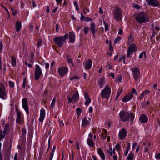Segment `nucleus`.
<instances>
[{
	"label": "nucleus",
	"instance_id": "f257e3e1",
	"mask_svg": "<svg viewBox=\"0 0 160 160\" xmlns=\"http://www.w3.org/2000/svg\"><path fill=\"white\" fill-rule=\"evenodd\" d=\"M119 117L123 122L130 121L131 124L133 121L134 116L132 113H129L124 110H122L119 113Z\"/></svg>",
	"mask_w": 160,
	"mask_h": 160
},
{
	"label": "nucleus",
	"instance_id": "f03ea898",
	"mask_svg": "<svg viewBox=\"0 0 160 160\" xmlns=\"http://www.w3.org/2000/svg\"><path fill=\"white\" fill-rule=\"evenodd\" d=\"M68 35L66 34L64 35L56 37L53 38L54 42L59 47L61 48L63 44L65 42L68 38Z\"/></svg>",
	"mask_w": 160,
	"mask_h": 160
},
{
	"label": "nucleus",
	"instance_id": "7ed1b4c3",
	"mask_svg": "<svg viewBox=\"0 0 160 160\" xmlns=\"http://www.w3.org/2000/svg\"><path fill=\"white\" fill-rule=\"evenodd\" d=\"M135 19L139 24L145 23L149 22L148 20L146 18V14L143 13H140L135 16Z\"/></svg>",
	"mask_w": 160,
	"mask_h": 160
},
{
	"label": "nucleus",
	"instance_id": "20e7f679",
	"mask_svg": "<svg viewBox=\"0 0 160 160\" xmlns=\"http://www.w3.org/2000/svg\"><path fill=\"white\" fill-rule=\"evenodd\" d=\"M111 93V88L108 85H107L101 93V97L102 98L108 99Z\"/></svg>",
	"mask_w": 160,
	"mask_h": 160
},
{
	"label": "nucleus",
	"instance_id": "39448f33",
	"mask_svg": "<svg viewBox=\"0 0 160 160\" xmlns=\"http://www.w3.org/2000/svg\"><path fill=\"white\" fill-rule=\"evenodd\" d=\"M131 70L132 72L134 79L136 81H138L140 76V70L136 67L131 69Z\"/></svg>",
	"mask_w": 160,
	"mask_h": 160
},
{
	"label": "nucleus",
	"instance_id": "423d86ee",
	"mask_svg": "<svg viewBox=\"0 0 160 160\" xmlns=\"http://www.w3.org/2000/svg\"><path fill=\"white\" fill-rule=\"evenodd\" d=\"M67 99L68 100V103H76L79 100V95L78 91H76L74 93L72 96V98H71L70 96H68Z\"/></svg>",
	"mask_w": 160,
	"mask_h": 160
},
{
	"label": "nucleus",
	"instance_id": "0eeeda50",
	"mask_svg": "<svg viewBox=\"0 0 160 160\" xmlns=\"http://www.w3.org/2000/svg\"><path fill=\"white\" fill-rule=\"evenodd\" d=\"M35 79L36 81L38 80L42 74L40 67L38 65H35Z\"/></svg>",
	"mask_w": 160,
	"mask_h": 160
},
{
	"label": "nucleus",
	"instance_id": "6e6552de",
	"mask_svg": "<svg viewBox=\"0 0 160 160\" xmlns=\"http://www.w3.org/2000/svg\"><path fill=\"white\" fill-rule=\"evenodd\" d=\"M114 16L115 19L118 21H120L121 19V13L120 8H116L114 11Z\"/></svg>",
	"mask_w": 160,
	"mask_h": 160
},
{
	"label": "nucleus",
	"instance_id": "1a4fd4ad",
	"mask_svg": "<svg viewBox=\"0 0 160 160\" xmlns=\"http://www.w3.org/2000/svg\"><path fill=\"white\" fill-rule=\"evenodd\" d=\"M0 98L3 99H5L6 98L5 88L2 83H0Z\"/></svg>",
	"mask_w": 160,
	"mask_h": 160
},
{
	"label": "nucleus",
	"instance_id": "9d476101",
	"mask_svg": "<svg viewBox=\"0 0 160 160\" xmlns=\"http://www.w3.org/2000/svg\"><path fill=\"white\" fill-rule=\"evenodd\" d=\"M137 49L136 45L132 44L128 48V50L127 52V57H129L131 54H133V52H135Z\"/></svg>",
	"mask_w": 160,
	"mask_h": 160
},
{
	"label": "nucleus",
	"instance_id": "9b49d317",
	"mask_svg": "<svg viewBox=\"0 0 160 160\" xmlns=\"http://www.w3.org/2000/svg\"><path fill=\"white\" fill-rule=\"evenodd\" d=\"M22 106L23 108L26 112L27 114H29L28 107L27 99L26 98H24L22 100Z\"/></svg>",
	"mask_w": 160,
	"mask_h": 160
},
{
	"label": "nucleus",
	"instance_id": "f8f14e48",
	"mask_svg": "<svg viewBox=\"0 0 160 160\" xmlns=\"http://www.w3.org/2000/svg\"><path fill=\"white\" fill-rule=\"evenodd\" d=\"M147 4L149 5L156 7L160 5V3L157 0H147Z\"/></svg>",
	"mask_w": 160,
	"mask_h": 160
},
{
	"label": "nucleus",
	"instance_id": "ddd939ff",
	"mask_svg": "<svg viewBox=\"0 0 160 160\" xmlns=\"http://www.w3.org/2000/svg\"><path fill=\"white\" fill-rule=\"evenodd\" d=\"M127 133L124 128L122 129L119 131L118 134L119 138L120 140L123 139L127 135Z\"/></svg>",
	"mask_w": 160,
	"mask_h": 160
},
{
	"label": "nucleus",
	"instance_id": "4468645a",
	"mask_svg": "<svg viewBox=\"0 0 160 160\" xmlns=\"http://www.w3.org/2000/svg\"><path fill=\"white\" fill-rule=\"evenodd\" d=\"M68 68L64 67H62L58 69V72L61 76H63L68 72Z\"/></svg>",
	"mask_w": 160,
	"mask_h": 160
},
{
	"label": "nucleus",
	"instance_id": "2eb2a0df",
	"mask_svg": "<svg viewBox=\"0 0 160 160\" xmlns=\"http://www.w3.org/2000/svg\"><path fill=\"white\" fill-rule=\"evenodd\" d=\"M15 110L16 112L17 117L16 118V122L20 124L22 122L21 114L20 111L18 110L17 108L16 107Z\"/></svg>",
	"mask_w": 160,
	"mask_h": 160
},
{
	"label": "nucleus",
	"instance_id": "dca6fc26",
	"mask_svg": "<svg viewBox=\"0 0 160 160\" xmlns=\"http://www.w3.org/2000/svg\"><path fill=\"white\" fill-rule=\"evenodd\" d=\"M139 120L141 122L145 123L148 122V118L145 114H143L140 117Z\"/></svg>",
	"mask_w": 160,
	"mask_h": 160
},
{
	"label": "nucleus",
	"instance_id": "f3484780",
	"mask_svg": "<svg viewBox=\"0 0 160 160\" xmlns=\"http://www.w3.org/2000/svg\"><path fill=\"white\" fill-rule=\"evenodd\" d=\"M133 96L132 93H128L122 99V101L124 102H127L132 98Z\"/></svg>",
	"mask_w": 160,
	"mask_h": 160
},
{
	"label": "nucleus",
	"instance_id": "a211bd4d",
	"mask_svg": "<svg viewBox=\"0 0 160 160\" xmlns=\"http://www.w3.org/2000/svg\"><path fill=\"white\" fill-rule=\"evenodd\" d=\"M69 36L70 42H74L75 39V35L74 33L72 32H70L69 33Z\"/></svg>",
	"mask_w": 160,
	"mask_h": 160
},
{
	"label": "nucleus",
	"instance_id": "6ab92c4d",
	"mask_svg": "<svg viewBox=\"0 0 160 160\" xmlns=\"http://www.w3.org/2000/svg\"><path fill=\"white\" fill-rule=\"evenodd\" d=\"M84 96V98L86 99L85 104L86 106H88L91 102V100L90 98H89L88 93L87 92H85Z\"/></svg>",
	"mask_w": 160,
	"mask_h": 160
},
{
	"label": "nucleus",
	"instance_id": "aec40b11",
	"mask_svg": "<svg viewBox=\"0 0 160 160\" xmlns=\"http://www.w3.org/2000/svg\"><path fill=\"white\" fill-rule=\"evenodd\" d=\"M45 115V112L44 109L40 110V116L39 118V120L41 122H42L44 118Z\"/></svg>",
	"mask_w": 160,
	"mask_h": 160
},
{
	"label": "nucleus",
	"instance_id": "412c9836",
	"mask_svg": "<svg viewBox=\"0 0 160 160\" xmlns=\"http://www.w3.org/2000/svg\"><path fill=\"white\" fill-rule=\"evenodd\" d=\"M150 93V92L149 90H145L141 94L138 98V100L141 101L143 99L144 95L147 94H148Z\"/></svg>",
	"mask_w": 160,
	"mask_h": 160
},
{
	"label": "nucleus",
	"instance_id": "4be33fe9",
	"mask_svg": "<svg viewBox=\"0 0 160 160\" xmlns=\"http://www.w3.org/2000/svg\"><path fill=\"white\" fill-rule=\"evenodd\" d=\"M15 27L16 32H19L22 28L21 23L19 21H17Z\"/></svg>",
	"mask_w": 160,
	"mask_h": 160
},
{
	"label": "nucleus",
	"instance_id": "5701e85b",
	"mask_svg": "<svg viewBox=\"0 0 160 160\" xmlns=\"http://www.w3.org/2000/svg\"><path fill=\"white\" fill-rule=\"evenodd\" d=\"M90 30L94 35L97 31L95 29V24L94 22H92L90 24Z\"/></svg>",
	"mask_w": 160,
	"mask_h": 160
},
{
	"label": "nucleus",
	"instance_id": "b1692460",
	"mask_svg": "<svg viewBox=\"0 0 160 160\" xmlns=\"http://www.w3.org/2000/svg\"><path fill=\"white\" fill-rule=\"evenodd\" d=\"M92 66V61L90 59L89 60L86 62L85 65V68L86 69H90Z\"/></svg>",
	"mask_w": 160,
	"mask_h": 160
},
{
	"label": "nucleus",
	"instance_id": "393cba45",
	"mask_svg": "<svg viewBox=\"0 0 160 160\" xmlns=\"http://www.w3.org/2000/svg\"><path fill=\"white\" fill-rule=\"evenodd\" d=\"M98 152L101 158H102V160H105V155L102 150L100 148H98Z\"/></svg>",
	"mask_w": 160,
	"mask_h": 160
},
{
	"label": "nucleus",
	"instance_id": "a878e982",
	"mask_svg": "<svg viewBox=\"0 0 160 160\" xmlns=\"http://www.w3.org/2000/svg\"><path fill=\"white\" fill-rule=\"evenodd\" d=\"M9 131V124L7 123L5 125L4 129L3 131V133L4 134H7Z\"/></svg>",
	"mask_w": 160,
	"mask_h": 160
},
{
	"label": "nucleus",
	"instance_id": "bb28decb",
	"mask_svg": "<svg viewBox=\"0 0 160 160\" xmlns=\"http://www.w3.org/2000/svg\"><path fill=\"white\" fill-rule=\"evenodd\" d=\"M87 144L91 147H93L94 146V143L91 138H88L87 141Z\"/></svg>",
	"mask_w": 160,
	"mask_h": 160
},
{
	"label": "nucleus",
	"instance_id": "cd10ccee",
	"mask_svg": "<svg viewBox=\"0 0 160 160\" xmlns=\"http://www.w3.org/2000/svg\"><path fill=\"white\" fill-rule=\"evenodd\" d=\"M89 118L88 119L87 118H83L82 123V126H85L88 125L89 123Z\"/></svg>",
	"mask_w": 160,
	"mask_h": 160
},
{
	"label": "nucleus",
	"instance_id": "c85d7f7f",
	"mask_svg": "<svg viewBox=\"0 0 160 160\" xmlns=\"http://www.w3.org/2000/svg\"><path fill=\"white\" fill-rule=\"evenodd\" d=\"M107 131L106 129H104L103 130L102 132V134H101V136L102 137V138L103 139H105L106 138L107 136Z\"/></svg>",
	"mask_w": 160,
	"mask_h": 160
},
{
	"label": "nucleus",
	"instance_id": "c756f323",
	"mask_svg": "<svg viewBox=\"0 0 160 160\" xmlns=\"http://www.w3.org/2000/svg\"><path fill=\"white\" fill-rule=\"evenodd\" d=\"M105 82L104 79L103 78H101L99 81V83L100 84V88H102Z\"/></svg>",
	"mask_w": 160,
	"mask_h": 160
},
{
	"label": "nucleus",
	"instance_id": "7c9ffc66",
	"mask_svg": "<svg viewBox=\"0 0 160 160\" xmlns=\"http://www.w3.org/2000/svg\"><path fill=\"white\" fill-rule=\"evenodd\" d=\"M67 59L68 63H71L72 66L74 65V64L72 60L70 58L68 55H67Z\"/></svg>",
	"mask_w": 160,
	"mask_h": 160
},
{
	"label": "nucleus",
	"instance_id": "2f4dec72",
	"mask_svg": "<svg viewBox=\"0 0 160 160\" xmlns=\"http://www.w3.org/2000/svg\"><path fill=\"white\" fill-rule=\"evenodd\" d=\"M134 155L132 152H130L127 158L128 160H132L134 158Z\"/></svg>",
	"mask_w": 160,
	"mask_h": 160
},
{
	"label": "nucleus",
	"instance_id": "473e14b6",
	"mask_svg": "<svg viewBox=\"0 0 160 160\" xmlns=\"http://www.w3.org/2000/svg\"><path fill=\"white\" fill-rule=\"evenodd\" d=\"M56 148L55 146H54L53 147V149L52 150V153L50 155V158L49 160H52V159L53 158V155H54L53 153L55 151Z\"/></svg>",
	"mask_w": 160,
	"mask_h": 160
},
{
	"label": "nucleus",
	"instance_id": "72a5a7b5",
	"mask_svg": "<svg viewBox=\"0 0 160 160\" xmlns=\"http://www.w3.org/2000/svg\"><path fill=\"white\" fill-rule=\"evenodd\" d=\"M12 63L13 66H16V59L14 57H12Z\"/></svg>",
	"mask_w": 160,
	"mask_h": 160
},
{
	"label": "nucleus",
	"instance_id": "f704fd0d",
	"mask_svg": "<svg viewBox=\"0 0 160 160\" xmlns=\"http://www.w3.org/2000/svg\"><path fill=\"white\" fill-rule=\"evenodd\" d=\"M143 56H144V58H146V53L145 52H143L141 53L139 56V58L140 59H142Z\"/></svg>",
	"mask_w": 160,
	"mask_h": 160
},
{
	"label": "nucleus",
	"instance_id": "c9c22d12",
	"mask_svg": "<svg viewBox=\"0 0 160 160\" xmlns=\"http://www.w3.org/2000/svg\"><path fill=\"white\" fill-rule=\"evenodd\" d=\"M130 36L128 38V41L130 42V43H132L134 41V39L132 37V34L130 33Z\"/></svg>",
	"mask_w": 160,
	"mask_h": 160
},
{
	"label": "nucleus",
	"instance_id": "e433bc0d",
	"mask_svg": "<svg viewBox=\"0 0 160 160\" xmlns=\"http://www.w3.org/2000/svg\"><path fill=\"white\" fill-rule=\"evenodd\" d=\"M5 135L6 134L2 133V132L1 130L0 131V140H1L4 138Z\"/></svg>",
	"mask_w": 160,
	"mask_h": 160
},
{
	"label": "nucleus",
	"instance_id": "4c0bfd02",
	"mask_svg": "<svg viewBox=\"0 0 160 160\" xmlns=\"http://www.w3.org/2000/svg\"><path fill=\"white\" fill-rule=\"evenodd\" d=\"M30 58H31V62L32 63H33V59L34 55L33 52H31L30 53Z\"/></svg>",
	"mask_w": 160,
	"mask_h": 160
},
{
	"label": "nucleus",
	"instance_id": "58836bf2",
	"mask_svg": "<svg viewBox=\"0 0 160 160\" xmlns=\"http://www.w3.org/2000/svg\"><path fill=\"white\" fill-rule=\"evenodd\" d=\"M103 24L105 26V32H106L107 30H108L109 26L108 24L106 23L105 21H103Z\"/></svg>",
	"mask_w": 160,
	"mask_h": 160
},
{
	"label": "nucleus",
	"instance_id": "ea45409f",
	"mask_svg": "<svg viewBox=\"0 0 160 160\" xmlns=\"http://www.w3.org/2000/svg\"><path fill=\"white\" fill-rule=\"evenodd\" d=\"M77 111V114L78 116H79L80 114L81 113L82 110L80 108H77L76 109Z\"/></svg>",
	"mask_w": 160,
	"mask_h": 160
},
{
	"label": "nucleus",
	"instance_id": "a19ab883",
	"mask_svg": "<svg viewBox=\"0 0 160 160\" xmlns=\"http://www.w3.org/2000/svg\"><path fill=\"white\" fill-rule=\"evenodd\" d=\"M89 28L88 27H85L83 28V31L85 34H87L88 33L89 31Z\"/></svg>",
	"mask_w": 160,
	"mask_h": 160
},
{
	"label": "nucleus",
	"instance_id": "79ce46f5",
	"mask_svg": "<svg viewBox=\"0 0 160 160\" xmlns=\"http://www.w3.org/2000/svg\"><path fill=\"white\" fill-rule=\"evenodd\" d=\"M11 8L12 12V15L13 16H15L17 14V11L16 9H14L12 7H11Z\"/></svg>",
	"mask_w": 160,
	"mask_h": 160
},
{
	"label": "nucleus",
	"instance_id": "37998d69",
	"mask_svg": "<svg viewBox=\"0 0 160 160\" xmlns=\"http://www.w3.org/2000/svg\"><path fill=\"white\" fill-rule=\"evenodd\" d=\"M9 86L10 87L14 88V83L11 81H10L9 82Z\"/></svg>",
	"mask_w": 160,
	"mask_h": 160
},
{
	"label": "nucleus",
	"instance_id": "c03bdc74",
	"mask_svg": "<svg viewBox=\"0 0 160 160\" xmlns=\"http://www.w3.org/2000/svg\"><path fill=\"white\" fill-rule=\"evenodd\" d=\"M121 40V38L120 36L117 37V38L114 40V43H117L118 42Z\"/></svg>",
	"mask_w": 160,
	"mask_h": 160
},
{
	"label": "nucleus",
	"instance_id": "a18cd8bd",
	"mask_svg": "<svg viewBox=\"0 0 160 160\" xmlns=\"http://www.w3.org/2000/svg\"><path fill=\"white\" fill-rule=\"evenodd\" d=\"M42 41L41 39L38 40L37 41V46L38 48H39V47L41 45Z\"/></svg>",
	"mask_w": 160,
	"mask_h": 160
},
{
	"label": "nucleus",
	"instance_id": "49530a36",
	"mask_svg": "<svg viewBox=\"0 0 160 160\" xmlns=\"http://www.w3.org/2000/svg\"><path fill=\"white\" fill-rule=\"evenodd\" d=\"M55 100H56L55 98H53L52 101V102L51 104V107L53 108L55 104Z\"/></svg>",
	"mask_w": 160,
	"mask_h": 160
},
{
	"label": "nucleus",
	"instance_id": "de8ad7c7",
	"mask_svg": "<svg viewBox=\"0 0 160 160\" xmlns=\"http://www.w3.org/2000/svg\"><path fill=\"white\" fill-rule=\"evenodd\" d=\"M115 149L117 151H118L120 149V145L119 144H117L115 145Z\"/></svg>",
	"mask_w": 160,
	"mask_h": 160
},
{
	"label": "nucleus",
	"instance_id": "09e8293b",
	"mask_svg": "<svg viewBox=\"0 0 160 160\" xmlns=\"http://www.w3.org/2000/svg\"><path fill=\"white\" fill-rule=\"evenodd\" d=\"M26 83V78H25L23 81V84H22V88L24 89Z\"/></svg>",
	"mask_w": 160,
	"mask_h": 160
},
{
	"label": "nucleus",
	"instance_id": "8fccbe9b",
	"mask_svg": "<svg viewBox=\"0 0 160 160\" xmlns=\"http://www.w3.org/2000/svg\"><path fill=\"white\" fill-rule=\"evenodd\" d=\"M3 48V45L2 42V40H1L0 42V53L1 52Z\"/></svg>",
	"mask_w": 160,
	"mask_h": 160
},
{
	"label": "nucleus",
	"instance_id": "3c124183",
	"mask_svg": "<svg viewBox=\"0 0 160 160\" xmlns=\"http://www.w3.org/2000/svg\"><path fill=\"white\" fill-rule=\"evenodd\" d=\"M81 18H80V20H81V21H83L84 20H85V18L86 17H85L84 16V15H83V14L82 13H81Z\"/></svg>",
	"mask_w": 160,
	"mask_h": 160
},
{
	"label": "nucleus",
	"instance_id": "603ef678",
	"mask_svg": "<svg viewBox=\"0 0 160 160\" xmlns=\"http://www.w3.org/2000/svg\"><path fill=\"white\" fill-rule=\"evenodd\" d=\"M85 21L86 22H92L93 21V19L89 18L86 17L85 19Z\"/></svg>",
	"mask_w": 160,
	"mask_h": 160
},
{
	"label": "nucleus",
	"instance_id": "864d4df0",
	"mask_svg": "<svg viewBox=\"0 0 160 160\" xmlns=\"http://www.w3.org/2000/svg\"><path fill=\"white\" fill-rule=\"evenodd\" d=\"M155 158L156 159H160V153L156 154L155 155Z\"/></svg>",
	"mask_w": 160,
	"mask_h": 160
},
{
	"label": "nucleus",
	"instance_id": "5fc2aeb1",
	"mask_svg": "<svg viewBox=\"0 0 160 160\" xmlns=\"http://www.w3.org/2000/svg\"><path fill=\"white\" fill-rule=\"evenodd\" d=\"M79 78L77 76H75L71 77L70 78V79L71 80L74 79H79Z\"/></svg>",
	"mask_w": 160,
	"mask_h": 160
},
{
	"label": "nucleus",
	"instance_id": "6e6d98bb",
	"mask_svg": "<svg viewBox=\"0 0 160 160\" xmlns=\"http://www.w3.org/2000/svg\"><path fill=\"white\" fill-rule=\"evenodd\" d=\"M122 80V77L121 76H120L118 78H116V81H118L119 82H121Z\"/></svg>",
	"mask_w": 160,
	"mask_h": 160
},
{
	"label": "nucleus",
	"instance_id": "4d7b16f0",
	"mask_svg": "<svg viewBox=\"0 0 160 160\" xmlns=\"http://www.w3.org/2000/svg\"><path fill=\"white\" fill-rule=\"evenodd\" d=\"M1 6L6 11L7 14H8V17H9V15H10V13L9 12V11L8 10V9L6 8H5V7L2 6Z\"/></svg>",
	"mask_w": 160,
	"mask_h": 160
},
{
	"label": "nucleus",
	"instance_id": "13d9d810",
	"mask_svg": "<svg viewBox=\"0 0 160 160\" xmlns=\"http://www.w3.org/2000/svg\"><path fill=\"white\" fill-rule=\"evenodd\" d=\"M25 64L26 66H28L29 68H32V66L31 64L28 63L27 62H25Z\"/></svg>",
	"mask_w": 160,
	"mask_h": 160
},
{
	"label": "nucleus",
	"instance_id": "bf43d9fd",
	"mask_svg": "<svg viewBox=\"0 0 160 160\" xmlns=\"http://www.w3.org/2000/svg\"><path fill=\"white\" fill-rule=\"evenodd\" d=\"M130 93H132V94H133L135 93L136 95H137V92L136 91L135 89L134 88H133L132 89V92H130Z\"/></svg>",
	"mask_w": 160,
	"mask_h": 160
},
{
	"label": "nucleus",
	"instance_id": "052dcab7",
	"mask_svg": "<svg viewBox=\"0 0 160 160\" xmlns=\"http://www.w3.org/2000/svg\"><path fill=\"white\" fill-rule=\"evenodd\" d=\"M133 7L137 9H139L140 8V7L137 4H134Z\"/></svg>",
	"mask_w": 160,
	"mask_h": 160
},
{
	"label": "nucleus",
	"instance_id": "680f3d73",
	"mask_svg": "<svg viewBox=\"0 0 160 160\" xmlns=\"http://www.w3.org/2000/svg\"><path fill=\"white\" fill-rule=\"evenodd\" d=\"M106 67L109 69L112 68V65L108 63V64L106 65Z\"/></svg>",
	"mask_w": 160,
	"mask_h": 160
},
{
	"label": "nucleus",
	"instance_id": "e2e57ef3",
	"mask_svg": "<svg viewBox=\"0 0 160 160\" xmlns=\"http://www.w3.org/2000/svg\"><path fill=\"white\" fill-rule=\"evenodd\" d=\"M56 30L57 32H58L59 31V24H57L56 25Z\"/></svg>",
	"mask_w": 160,
	"mask_h": 160
},
{
	"label": "nucleus",
	"instance_id": "0e129e2a",
	"mask_svg": "<svg viewBox=\"0 0 160 160\" xmlns=\"http://www.w3.org/2000/svg\"><path fill=\"white\" fill-rule=\"evenodd\" d=\"M14 160H18V153L16 152L14 155Z\"/></svg>",
	"mask_w": 160,
	"mask_h": 160
},
{
	"label": "nucleus",
	"instance_id": "69168bd1",
	"mask_svg": "<svg viewBox=\"0 0 160 160\" xmlns=\"http://www.w3.org/2000/svg\"><path fill=\"white\" fill-rule=\"evenodd\" d=\"M125 59V57L124 56H122L120 57L119 59V61H122L123 60H124Z\"/></svg>",
	"mask_w": 160,
	"mask_h": 160
},
{
	"label": "nucleus",
	"instance_id": "338daca9",
	"mask_svg": "<svg viewBox=\"0 0 160 160\" xmlns=\"http://www.w3.org/2000/svg\"><path fill=\"white\" fill-rule=\"evenodd\" d=\"M45 65L46 68L48 69L49 66V64L48 63H45Z\"/></svg>",
	"mask_w": 160,
	"mask_h": 160
},
{
	"label": "nucleus",
	"instance_id": "774afa93",
	"mask_svg": "<svg viewBox=\"0 0 160 160\" xmlns=\"http://www.w3.org/2000/svg\"><path fill=\"white\" fill-rule=\"evenodd\" d=\"M22 134L23 135L25 134L26 133V129L24 128L22 129Z\"/></svg>",
	"mask_w": 160,
	"mask_h": 160
}]
</instances>
